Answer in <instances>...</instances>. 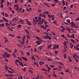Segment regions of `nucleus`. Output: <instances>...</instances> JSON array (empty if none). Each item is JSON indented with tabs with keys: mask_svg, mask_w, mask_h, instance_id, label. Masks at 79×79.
Listing matches in <instances>:
<instances>
[{
	"mask_svg": "<svg viewBox=\"0 0 79 79\" xmlns=\"http://www.w3.org/2000/svg\"><path fill=\"white\" fill-rule=\"evenodd\" d=\"M43 18V15L42 14H40L39 15V17H38L39 18V20H37V22H40V21H41V17Z\"/></svg>",
	"mask_w": 79,
	"mask_h": 79,
	"instance_id": "1",
	"label": "nucleus"
},
{
	"mask_svg": "<svg viewBox=\"0 0 79 79\" xmlns=\"http://www.w3.org/2000/svg\"><path fill=\"white\" fill-rule=\"evenodd\" d=\"M42 40H39V41H37L36 42V43L37 44V45H40V44H41V43H42Z\"/></svg>",
	"mask_w": 79,
	"mask_h": 79,
	"instance_id": "2",
	"label": "nucleus"
},
{
	"mask_svg": "<svg viewBox=\"0 0 79 79\" xmlns=\"http://www.w3.org/2000/svg\"><path fill=\"white\" fill-rule=\"evenodd\" d=\"M75 24V23L73 22H71V27H72L73 28H74V25Z\"/></svg>",
	"mask_w": 79,
	"mask_h": 79,
	"instance_id": "3",
	"label": "nucleus"
},
{
	"mask_svg": "<svg viewBox=\"0 0 79 79\" xmlns=\"http://www.w3.org/2000/svg\"><path fill=\"white\" fill-rule=\"evenodd\" d=\"M3 57L4 58H6V52H5L4 54L3 55Z\"/></svg>",
	"mask_w": 79,
	"mask_h": 79,
	"instance_id": "4",
	"label": "nucleus"
},
{
	"mask_svg": "<svg viewBox=\"0 0 79 79\" xmlns=\"http://www.w3.org/2000/svg\"><path fill=\"white\" fill-rule=\"evenodd\" d=\"M26 22L27 24H28L29 26H31V22H29V21H26Z\"/></svg>",
	"mask_w": 79,
	"mask_h": 79,
	"instance_id": "5",
	"label": "nucleus"
},
{
	"mask_svg": "<svg viewBox=\"0 0 79 79\" xmlns=\"http://www.w3.org/2000/svg\"><path fill=\"white\" fill-rule=\"evenodd\" d=\"M34 37H35V38H36V39H37V40H42V39L41 38H40L39 37H38L37 36V37H35L34 36Z\"/></svg>",
	"mask_w": 79,
	"mask_h": 79,
	"instance_id": "6",
	"label": "nucleus"
},
{
	"mask_svg": "<svg viewBox=\"0 0 79 79\" xmlns=\"http://www.w3.org/2000/svg\"><path fill=\"white\" fill-rule=\"evenodd\" d=\"M22 59H23V60H24L25 61H27V58H26L24 57H22Z\"/></svg>",
	"mask_w": 79,
	"mask_h": 79,
	"instance_id": "7",
	"label": "nucleus"
},
{
	"mask_svg": "<svg viewBox=\"0 0 79 79\" xmlns=\"http://www.w3.org/2000/svg\"><path fill=\"white\" fill-rule=\"evenodd\" d=\"M70 40L72 42H73V43H74V44H76V41L73 39H71Z\"/></svg>",
	"mask_w": 79,
	"mask_h": 79,
	"instance_id": "8",
	"label": "nucleus"
},
{
	"mask_svg": "<svg viewBox=\"0 0 79 79\" xmlns=\"http://www.w3.org/2000/svg\"><path fill=\"white\" fill-rule=\"evenodd\" d=\"M4 26H5V24L3 23H1L0 24V27H4Z\"/></svg>",
	"mask_w": 79,
	"mask_h": 79,
	"instance_id": "9",
	"label": "nucleus"
},
{
	"mask_svg": "<svg viewBox=\"0 0 79 79\" xmlns=\"http://www.w3.org/2000/svg\"><path fill=\"white\" fill-rule=\"evenodd\" d=\"M26 38V36H23L22 38L23 39V41H24L25 40V39Z\"/></svg>",
	"mask_w": 79,
	"mask_h": 79,
	"instance_id": "10",
	"label": "nucleus"
},
{
	"mask_svg": "<svg viewBox=\"0 0 79 79\" xmlns=\"http://www.w3.org/2000/svg\"><path fill=\"white\" fill-rule=\"evenodd\" d=\"M69 44L71 46L70 47V48H73V46H74V45H73V44L70 43Z\"/></svg>",
	"mask_w": 79,
	"mask_h": 79,
	"instance_id": "11",
	"label": "nucleus"
},
{
	"mask_svg": "<svg viewBox=\"0 0 79 79\" xmlns=\"http://www.w3.org/2000/svg\"><path fill=\"white\" fill-rule=\"evenodd\" d=\"M44 34H46V35H52V34H49V33H48L47 32L44 33Z\"/></svg>",
	"mask_w": 79,
	"mask_h": 79,
	"instance_id": "12",
	"label": "nucleus"
},
{
	"mask_svg": "<svg viewBox=\"0 0 79 79\" xmlns=\"http://www.w3.org/2000/svg\"><path fill=\"white\" fill-rule=\"evenodd\" d=\"M66 22H67V23H69L71 22V21L69 19H67L66 20Z\"/></svg>",
	"mask_w": 79,
	"mask_h": 79,
	"instance_id": "13",
	"label": "nucleus"
},
{
	"mask_svg": "<svg viewBox=\"0 0 79 79\" xmlns=\"http://www.w3.org/2000/svg\"><path fill=\"white\" fill-rule=\"evenodd\" d=\"M44 5H46V6H48V8H50V6H48V4L46 3H44Z\"/></svg>",
	"mask_w": 79,
	"mask_h": 79,
	"instance_id": "14",
	"label": "nucleus"
},
{
	"mask_svg": "<svg viewBox=\"0 0 79 79\" xmlns=\"http://www.w3.org/2000/svg\"><path fill=\"white\" fill-rule=\"evenodd\" d=\"M4 39H6L5 40V43H6V40H7V42H8V39H7V38H6V37H5Z\"/></svg>",
	"mask_w": 79,
	"mask_h": 79,
	"instance_id": "15",
	"label": "nucleus"
},
{
	"mask_svg": "<svg viewBox=\"0 0 79 79\" xmlns=\"http://www.w3.org/2000/svg\"><path fill=\"white\" fill-rule=\"evenodd\" d=\"M9 36L12 37H15V35H14L9 34Z\"/></svg>",
	"mask_w": 79,
	"mask_h": 79,
	"instance_id": "16",
	"label": "nucleus"
},
{
	"mask_svg": "<svg viewBox=\"0 0 79 79\" xmlns=\"http://www.w3.org/2000/svg\"><path fill=\"white\" fill-rule=\"evenodd\" d=\"M43 14H46V15H48V14H49V12L48 11H47L46 12H45Z\"/></svg>",
	"mask_w": 79,
	"mask_h": 79,
	"instance_id": "17",
	"label": "nucleus"
},
{
	"mask_svg": "<svg viewBox=\"0 0 79 79\" xmlns=\"http://www.w3.org/2000/svg\"><path fill=\"white\" fill-rule=\"evenodd\" d=\"M21 45H24V41H22V43H20Z\"/></svg>",
	"mask_w": 79,
	"mask_h": 79,
	"instance_id": "18",
	"label": "nucleus"
},
{
	"mask_svg": "<svg viewBox=\"0 0 79 79\" xmlns=\"http://www.w3.org/2000/svg\"><path fill=\"white\" fill-rule=\"evenodd\" d=\"M25 32H26V33L28 34H29V33H28V32H29V31H27V30L25 29Z\"/></svg>",
	"mask_w": 79,
	"mask_h": 79,
	"instance_id": "19",
	"label": "nucleus"
},
{
	"mask_svg": "<svg viewBox=\"0 0 79 79\" xmlns=\"http://www.w3.org/2000/svg\"><path fill=\"white\" fill-rule=\"evenodd\" d=\"M52 47V44H50L48 46V48H49L50 47Z\"/></svg>",
	"mask_w": 79,
	"mask_h": 79,
	"instance_id": "20",
	"label": "nucleus"
},
{
	"mask_svg": "<svg viewBox=\"0 0 79 79\" xmlns=\"http://www.w3.org/2000/svg\"><path fill=\"white\" fill-rule=\"evenodd\" d=\"M75 61L77 62V63H78V61H79V60L78 59L76 58H75Z\"/></svg>",
	"mask_w": 79,
	"mask_h": 79,
	"instance_id": "21",
	"label": "nucleus"
},
{
	"mask_svg": "<svg viewBox=\"0 0 79 79\" xmlns=\"http://www.w3.org/2000/svg\"><path fill=\"white\" fill-rule=\"evenodd\" d=\"M43 17H44V18L45 19L46 18V15L45 14H43Z\"/></svg>",
	"mask_w": 79,
	"mask_h": 79,
	"instance_id": "22",
	"label": "nucleus"
},
{
	"mask_svg": "<svg viewBox=\"0 0 79 79\" xmlns=\"http://www.w3.org/2000/svg\"><path fill=\"white\" fill-rule=\"evenodd\" d=\"M54 46L55 47H56V48H58V47H59L58 45V44H57L56 45H54Z\"/></svg>",
	"mask_w": 79,
	"mask_h": 79,
	"instance_id": "23",
	"label": "nucleus"
},
{
	"mask_svg": "<svg viewBox=\"0 0 79 79\" xmlns=\"http://www.w3.org/2000/svg\"><path fill=\"white\" fill-rule=\"evenodd\" d=\"M50 69H51L50 68V67H48V72H49L50 71Z\"/></svg>",
	"mask_w": 79,
	"mask_h": 79,
	"instance_id": "24",
	"label": "nucleus"
},
{
	"mask_svg": "<svg viewBox=\"0 0 79 79\" xmlns=\"http://www.w3.org/2000/svg\"><path fill=\"white\" fill-rule=\"evenodd\" d=\"M10 54H7V53H6V58H8V57H10Z\"/></svg>",
	"mask_w": 79,
	"mask_h": 79,
	"instance_id": "25",
	"label": "nucleus"
},
{
	"mask_svg": "<svg viewBox=\"0 0 79 79\" xmlns=\"http://www.w3.org/2000/svg\"><path fill=\"white\" fill-rule=\"evenodd\" d=\"M27 55H28V56H30V53L29 52H27Z\"/></svg>",
	"mask_w": 79,
	"mask_h": 79,
	"instance_id": "26",
	"label": "nucleus"
},
{
	"mask_svg": "<svg viewBox=\"0 0 79 79\" xmlns=\"http://www.w3.org/2000/svg\"><path fill=\"white\" fill-rule=\"evenodd\" d=\"M17 27H21V25L19 24L17 26Z\"/></svg>",
	"mask_w": 79,
	"mask_h": 79,
	"instance_id": "27",
	"label": "nucleus"
},
{
	"mask_svg": "<svg viewBox=\"0 0 79 79\" xmlns=\"http://www.w3.org/2000/svg\"><path fill=\"white\" fill-rule=\"evenodd\" d=\"M19 63L20 66H22L23 64L22 63H21L20 62H19Z\"/></svg>",
	"mask_w": 79,
	"mask_h": 79,
	"instance_id": "28",
	"label": "nucleus"
},
{
	"mask_svg": "<svg viewBox=\"0 0 79 79\" xmlns=\"http://www.w3.org/2000/svg\"><path fill=\"white\" fill-rule=\"evenodd\" d=\"M39 24H43V21L42 20L40 21V22L39 23Z\"/></svg>",
	"mask_w": 79,
	"mask_h": 79,
	"instance_id": "29",
	"label": "nucleus"
},
{
	"mask_svg": "<svg viewBox=\"0 0 79 79\" xmlns=\"http://www.w3.org/2000/svg\"><path fill=\"white\" fill-rule=\"evenodd\" d=\"M49 66H50V67H51L52 68H55V66H54V65H50Z\"/></svg>",
	"mask_w": 79,
	"mask_h": 79,
	"instance_id": "30",
	"label": "nucleus"
},
{
	"mask_svg": "<svg viewBox=\"0 0 79 79\" xmlns=\"http://www.w3.org/2000/svg\"><path fill=\"white\" fill-rule=\"evenodd\" d=\"M48 17L50 19L51 18L52 15H50L49 14H48Z\"/></svg>",
	"mask_w": 79,
	"mask_h": 79,
	"instance_id": "31",
	"label": "nucleus"
},
{
	"mask_svg": "<svg viewBox=\"0 0 79 79\" xmlns=\"http://www.w3.org/2000/svg\"><path fill=\"white\" fill-rule=\"evenodd\" d=\"M54 53L56 55H57V54H58V51H55L54 52Z\"/></svg>",
	"mask_w": 79,
	"mask_h": 79,
	"instance_id": "32",
	"label": "nucleus"
},
{
	"mask_svg": "<svg viewBox=\"0 0 79 79\" xmlns=\"http://www.w3.org/2000/svg\"><path fill=\"white\" fill-rule=\"evenodd\" d=\"M9 30H10V31H11V32H13V30L12 29L10 28H9Z\"/></svg>",
	"mask_w": 79,
	"mask_h": 79,
	"instance_id": "33",
	"label": "nucleus"
},
{
	"mask_svg": "<svg viewBox=\"0 0 79 79\" xmlns=\"http://www.w3.org/2000/svg\"><path fill=\"white\" fill-rule=\"evenodd\" d=\"M18 60H20V61H23V60H22V59H21L19 57H18Z\"/></svg>",
	"mask_w": 79,
	"mask_h": 79,
	"instance_id": "34",
	"label": "nucleus"
},
{
	"mask_svg": "<svg viewBox=\"0 0 79 79\" xmlns=\"http://www.w3.org/2000/svg\"><path fill=\"white\" fill-rule=\"evenodd\" d=\"M39 64L40 65V66H41L42 65V62L41 61H40L39 62Z\"/></svg>",
	"mask_w": 79,
	"mask_h": 79,
	"instance_id": "35",
	"label": "nucleus"
},
{
	"mask_svg": "<svg viewBox=\"0 0 79 79\" xmlns=\"http://www.w3.org/2000/svg\"><path fill=\"white\" fill-rule=\"evenodd\" d=\"M15 62H17V63H19V60L18 59H16Z\"/></svg>",
	"mask_w": 79,
	"mask_h": 79,
	"instance_id": "36",
	"label": "nucleus"
},
{
	"mask_svg": "<svg viewBox=\"0 0 79 79\" xmlns=\"http://www.w3.org/2000/svg\"><path fill=\"white\" fill-rule=\"evenodd\" d=\"M5 16L6 17V18H7V17H8V14H7L6 13H5Z\"/></svg>",
	"mask_w": 79,
	"mask_h": 79,
	"instance_id": "37",
	"label": "nucleus"
},
{
	"mask_svg": "<svg viewBox=\"0 0 79 79\" xmlns=\"http://www.w3.org/2000/svg\"><path fill=\"white\" fill-rule=\"evenodd\" d=\"M66 54H64V59H66Z\"/></svg>",
	"mask_w": 79,
	"mask_h": 79,
	"instance_id": "38",
	"label": "nucleus"
},
{
	"mask_svg": "<svg viewBox=\"0 0 79 79\" xmlns=\"http://www.w3.org/2000/svg\"><path fill=\"white\" fill-rule=\"evenodd\" d=\"M74 6V5L73 4H71L70 5V7L71 8H73V7Z\"/></svg>",
	"mask_w": 79,
	"mask_h": 79,
	"instance_id": "39",
	"label": "nucleus"
},
{
	"mask_svg": "<svg viewBox=\"0 0 79 79\" xmlns=\"http://www.w3.org/2000/svg\"><path fill=\"white\" fill-rule=\"evenodd\" d=\"M36 56V57L38 58V59H40V58H39V56H38L37 55H35L34 56Z\"/></svg>",
	"mask_w": 79,
	"mask_h": 79,
	"instance_id": "40",
	"label": "nucleus"
},
{
	"mask_svg": "<svg viewBox=\"0 0 79 79\" xmlns=\"http://www.w3.org/2000/svg\"><path fill=\"white\" fill-rule=\"evenodd\" d=\"M34 64L35 65H37V64H38V63L37 62H34Z\"/></svg>",
	"mask_w": 79,
	"mask_h": 79,
	"instance_id": "41",
	"label": "nucleus"
},
{
	"mask_svg": "<svg viewBox=\"0 0 79 79\" xmlns=\"http://www.w3.org/2000/svg\"><path fill=\"white\" fill-rule=\"evenodd\" d=\"M15 53H16L17 52V50H16V49L15 48Z\"/></svg>",
	"mask_w": 79,
	"mask_h": 79,
	"instance_id": "42",
	"label": "nucleus"
},
{
	"mask_svg": "<svg viewBox=\"0 0 79 79\" xmlns=\"http://www.w3.org/2000/svg\"><path fill=\"white\" fill-rule=\"evenodd\" d=\"M45 37L46 38V39H48V38H49V36L47 35H46Z\"/></svg>",
	"mask_w": 79,
	"mask_h": 79,
	"instance_id": "43",
	"label": "nucleus"
},
{
	"mask_svg": "<svg viewBox=\"0 0 79 79\" xmlns=\"http://www.w3.org/2000/svg\"><path fill=\"white\" fill-rule=\"evenodd\" d=\"M1 14H2V15L3 16H4V15H5V12H1Z\"/></svg>",
	"mask_w": 79,
	"mask_h": 79,
	"instance_id": "44",
	"label": "nucleus"
},
{
	"mask_svg": "<svg viewBox=\"0 0 79 79\" xmlns=\"http://www.w3.org/2000/svg\"><path fill=\"white\" fill-rule=\"evenodd\" d=\"M53 38L54 40H57V38H56V37H55V36H54Z\"/></svg>",
	"mask_w": 79,
	"mask_h": 79,
	"instance_id": "45",
	"label": "nucleus"
},
{
	"mask_svg": "<svg viewBox=\"0 0 79 79\" xmlns=\"http://www.w3.org/2000/svg\"><path fill=\"white\" fill-rule=\"evenodd\" d=\"M5 76H6V77H9V75H8L7 74H6Z\"/></svg>",
	"mask_w": 79,
	"mask_h": 79,
	"instance_id": "46",
	"label": "nucleus"
},
{
	"mask_svg": "<svg viewBox=\"0 0 79 79\" xmlns=\"http://www.w3.org/2000/svg\"><path fill=\"white\" fill-rule=\"evenodd\" d=\"M29 72L31 73L32 74V73H33V72H32V71L31 70H29Z\"/></svg>",
	"mask_w": 79,
	"mask_h": 79,
	"instance_id": "47",
	"label": "nucleus"
},
{
	"mask_svg": "<svg viewBox=\"0 0 79 79\" xmlns=\"http://www.w3.org/2000/svg\"><path fill=\"white\" fill-rule=\"evenodd\" d=\"M9 73H11V74H13V72L11 70H10V71H9Z\"/></svg>",
	"mask_w": 79,
	"mask_h": 79,
	"instance_id": "48",
	"label": "nucleus"
},
{
	"mask_svg": "<svg viewBox=\"0 0 79 79\" xmlns=\"http://www.w3.org/2000/svg\"><path fill=\"white\" fill-rule=\"evenodd\" d=\"M56 5V4H52L51 6H53V7H54Z\"/></svg>",
	"mask_w": 79,
	"mask_h": 79,
	"instance_id": "49",
	"label": "nucleus"
},
{
	"mask_svg": "<svg viewBox=\"0 0 79 79\" xmlns=\"http://www.w3.org/2000/svg\"><path fill=\"white\" fill-rule=\"evenodd\" d=\"M1 7V8H3V4H1L0 5Z\"/></svg>",
	"mask_w": 79,
	"mask_h": 79,
	"instance_id": "50",
	"label": "nucleus"
},
{
	"mask_svg": "<svg viewBox=\"0 0 79 79\" xmlns=\"http://www.w3.org/2000/svg\"><path fill=\"white\" fill-rule=\"evenodd\" d=\"M51 18H55V16H54V15H51Z\"/></svg>",
	"mask_w": 79,
	"mask_h": 79,
	"instance_id": "51",
	"label": "nucleus"
},
{
	"mask_svg": "<svg viewBox=\"0 0 79 79\" xmlns=\"http://www.w3.org/2000/svg\"><path fill=\"white\" fill-rule=\"evenodd\" d=\"M33 23H34V24H36V20L35 19L33 21Z\"/></svg>",
	"mask_w": 79,
	"mask_h": 79,
	"instance_id": "52",
	"label": "nucleus"
},
{
	"mask_svg": "<svg viewBox=\"0 0 79 79\" xmlns=\"http://www.w3.org/2000/svg\"><path fill=\"white\" fill-rule=\"evenodd\" d=\"M67 35L68 37H69V38H70V36H69V35L68 34H67Z\"/></svg>",
	"mask_w": 79,
	"mask_h": 79,
	"instance_id": "53",
	"label": "nucleus"
},
{
	"mask_svg": "<svg viewBox=\"0 0 79 79\" xmlns=\"http://www.w3.org/2000/svg\"><path fill=\"white\" fill-rule=\"evenodd\" d=\"M60 74L61 75H64V73L63 72H61Z\"/></svg>",
	"mask_w": 79,
	"mask_h": 79,
	"instance_id": "54",
	"label": "nucleus"
},
{
	"mask_svg": "<svg viewBox=\"0 0 79 79\" xmlns=\"http://www.w3.org/2000/svg\"><path fill=\"white\" fill-rule=\"evenodd\" d=\"M74 55L75 56V57L76 56V57H77V56H78L77 55V54H74Z\"/></svg>",
	"mask_w": 79,
	"mask_h": 79,
	"instance_id": "55",
	"label": "nucleus"
},
{
	"mask_svg": "<svg viewBox=\"0 0 79 79\" xmlns=\"http://www.w3.org/2000/svg\"><path fill=\"white\" fill-rule=\"evenodd\" d=\"M62 4H65V2H64V0H63L62 1Z\"/></svg>",
	"mask_w": 79,
	"mask_h": 79,
	"instance_id": "56",
	"label": "nucleus"
},
{
	"mask_svg": "<svg viewBox=\"0 0 79 79\" xmlns=\"http://www.w3.org/2000/svg\"><path fill=\"white\" fill-rule=\"evenodd\" d=\"M2 18L4 20V21H5L6 20V18H5L4 17H2Z\"/></svg>",
	"mask_w": 79,
	"mask_h": 79,
	"instance_id": "57",
	"label": "nucleus"
},
{
	"mask_svg": "<svg viewBox=\"0 0 79 79\" xmlns=\"http://www.w3.org/2000/svg\"><path fill=\"white\" fill-rule=\"evenodd\" d=\"M5 60L6 62H8V60L7 59H5Z\"/></svg>",
	"mask_w": 79,
	"mask_h": 79,
	"instance_id": "58",
	"label": "nucleus"
},
{
	"mask_svg": "<svg viewBox=\"0 0 79 79\" xmlns=\"http://www.w3.org/2000/svg\"><path fill=\"white\" fill-rule=\"evenodd\" d=\"M27 38H28V39H30V36L28 35H27Z\"/></svg>",
	"mask_w": 79,
	"mask_h": 79,
	"instance_id": "59",
	"label": "nucleus"
},
{
	"mask_svg": "<svg viewBox=\"0 0 79 79\" xmlns=\"http://www.w3.org/2000/svg\"><path fill=\"white\" fill-rule=\"evenodd\" d=\"M48 61H52V60L51 59H50V58L48 59Z\"/></svg>",
	"mask_w": 79,
	"mask_h": 79,
	"instance_id": "60",
	"label": "nucleus"
},
{
	"mask_svg": "<svg viewBox=\"0 0 79 79\" xmlns=\"http://www.w3.org/2000/svg\"><path fill=\"white\" fill-rule=\"evenodd\" d=\"M16 10H19V7H18V6H17V8L16 9Z\"/></svg>",
	"mask_w": 79,
	"mask_h": 79,
	"instance_id": "61",
	"label": "nucleus"
},
{
	"mask_svg": "<svg viewBox=\"0 0 79 79\" xmlns=\"http://www.w3.org/2000/svg\"><path fill=\"white\" fill-rule=\"evenodd\" d=\"M69 60L70 62H72V61H73V60L71 59H69Z\"/></svg>",
	"mask_w": 79,
	"mask_h": 79,
	"instance_id": "62",
	"label": "nucleus"
},
{
	"mask_svg": "<svg viewBox=\"0 0 79 79\" xmlns=\"http://www.w3.org/2000/svg\"><path fill=\"white\" fill-rule=\"evenodd\" d=\"M43 48V46H41L40 48V50H41L42 49V48Z\"/></svg>",
	"mask_w": 79,
	"mask_h": 79,
	"instance_id": "63",
	"label": "nucleus"
},
{
	"mask_svg": "<svg viewBox=\"0 0 79 79\" xmlns=\"http://www.w3.org/2000/svg\"><path fill=\"white\" fill-rule=\"evenodd\" d=\"M76 20L77 21H79V18H78L77 19H76Z\"/></svg>",
	"mask_w": 79,
	"mask_h": 79,
	"instance_id": "64",
	"label": "nucleus"
}]
</instances>
